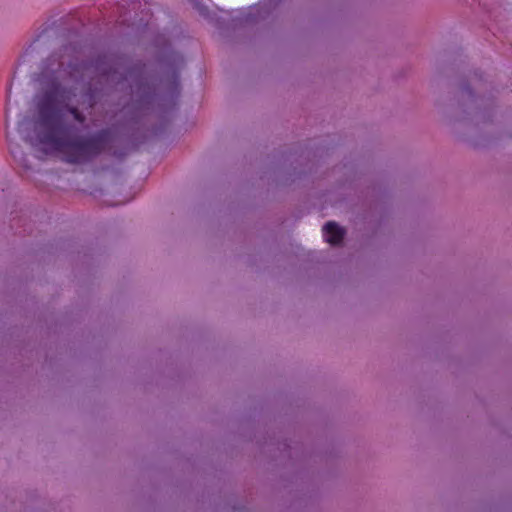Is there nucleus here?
<instances>
[{"label": "nucleus", "mask_w": 512, "mask_h": 512, "mask_svg": "<svg viewBox=\"0 0 512 512\" xmlns=\"http://www.w3.org/2000/svg\"><path fill=\"white\" fill-rule=\"evenodd\" d=\"M70 100V91L59 84L44 92L37 103L35 145L45 153L60 155L67 163L83 164L105 150L110 132L100 130L90 136H81L79 129L67 121L66 113L80 125L86 122V116L77 107L66 104Z\"/></svg>", "instance_id": "obj_1"}, {"label": "nucleus", "mask_w": 512, "mask_h": 512, "mask_svg": "<svg viewBox=\"0 0 512 512\" xmlns=\"http://www.w3.org/2000/svg\"><path fill=\"white\" fill-rule=\"evenodd\" d=\"M345 231L334 221L327 222L323 227V237L331 245H338L343 241Z\"/></svg>", "instance_id": "obj_2"}]
</instances>
